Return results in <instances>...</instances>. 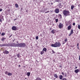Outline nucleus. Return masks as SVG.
Returning a JSON list of instances; mask_svg holds the SVG:
<instances>
[{
	"mask_svg": "<svg viewBox=\"0 0 80 80\" xmlns=\"http://www.w3.org/2000/svg\"><path fill=\"white\" fill-rule=\"evenodd\" d=\"M59 17L60 18H62V15L61 14H59L58 15Z\"/></svg>",
	"mask_w": 80,
	"mask_h": 80,
	"instance_id": "nucleus-27",
	"label": "nucleus"
},
{
	"mask_svg": "<svg viewBox=\"0 0 80 80\" xmlns=\"http://www.w3.org/2000/svg\"><path fill=\"white\" fill-rule=\"evenodd\" d=\"M62 75H64V73L63 72H62Z\"/></svg>",
	"mask_w": 80,
	"mask_h": 80,
	"instance_id": "nucleus-40",
	"label": "nucleus"
},
{
	"mask_svg": "<svg viewBox=\"0 0 80 80\" xmlns=\"http://www.w3.org/2000/svg\"><path fill=\"white\" fill-rule=\"evenodd\" d=\"M15 20H16V19H14V21H15Z\"/></svg>",
	"mask_w": 80,
	"mask_h": 80,
	"instance_id": "nucleus-54",
	"label": "nucleus"
},
{
	"mask_svg": "<svg viewBox=\"0 0 80 80\" xmlns=\"http://www.w3.org/2000/svg\"><path fill=\"white\" fill-rule=\"evenodd\" d=\"M58 19H56V23H57V22H58Z\"/></svg>",
	"mask_w": 80,
	"mask_h": 80,
	"instance_id": "nucleus-31",
	"label": "nucleus"
},
{
	"mask_svg": "<svg viewBox=\"0 0 80 80\" xmlns=\"http://www.w3.org/2000/svg\"><path fill=\"white\" fill-rule=\"evenodd\" d=\"M78 28L79 29H80V25H78Z\"/></svg>",
	"mask_w": 80,
	"mask_h": 80,
	"instance_id": "nucleus-33",
	"label": "nucleus"
},
{
	"mask_svg": "<svg viewBox=\"0 0 80 80\" xmlns=\"http://www.w3.org/2000/svg\"><path fill=\"white\" fill-rule=\"evenodd\" d=\"M0 22H2V19H0Z\"/></svg>",
	"mask_w": 80,
	"mask_h": 80,
	"instance_id": "nucleus-43",
	"label": "nucleus"
},
{
	"mask_svg": "<svg viewBox=\"0 0 80 80\" xmlns=\"http://www.w3.org/2000/svg\"><path fill=\"white\" fill-rule=\"evenodd\" d=\"M62 44H65V42L62 41Z\"/></svg>",
	"mask_w": 80,
	"mask_h": 80,
	"instance_id": "nucleus-41",
	"label": "nucleus"
},
{
	"mask_svg": "<svg viewBox=\"0 0 80 80\" xmlns=\"http://www.w3.org/2000/svg\"><path fill=\"white\" fill-rule=\"evenodd\" d=\"M18 67H20V65H18Z\"/></svg>",
	"mask_w": 80,
	"mask_h": 80,
	"instance_id": "nucleus-49",
	"label": "nucleus"
},
{
	"mask_svg": "<svg viewBox=\"0 0 80 80\" xmlns=\"http://www.w3.org/2000/svg\"><path fill=\"white\" fill-rule=\"evenodd\" d=\"M62 12L63 15L65 17H67V16H69L70 15V12L68 10L66 11L64 10L62 11Z\"/></svg>",
	"mask_w": 80,
	"mask_h": 80,
	"instance_id": "nucleus-2",
	"label": "nucleus"
},
{
	"mask_svg": "<svg viewBox=\"0 0 80 80\" xmlns=\"http://www.w3.org/2000/svg\"><path fill=\"white\" fill-rule=\"evenodd\" d=\"M43 51H44L45 52H46L47 51V48H43Z\"/></svg>",
	"mask_w": 80,
	"mask_h": 80,
	"instance_id": "nucleus-24",
	"label": "nucleus"
},
{
	"mask_svg": "<svg viewBox=\"0 0 80 80\" xmlns=\"http://www.w3.org/2000/svg\"><path fill=\"white\" fill-rule=\"evenodd\" d=\"M55 1L56 2H59L60 1L59 0H56Z\"/></svg>",
	"mask_w": 80,
	"mask_h": 80,
	"instance_id": "nucleus-34",
	"label": "nucleus"
},
{
	"mask_svg": "<svg viewBox=\"0 0 80 80\" xmlns=\"http://www.w3.org/2000/svg\"><path fill=\"white\" fill-rule=\"evenodd\" d=\"M2 9H0V12H2Z\"/></svg>",
	"mask_w": 80,
	"mask_h": 80,
	"instance_id": "nucleus-46",
	"label": "nucleus"
},
{
	"mask_svg": "<svg viewBox=\"0 0 80 80\" xmlns=\"http://www.w3.org/2000/svg\"><path fill=\"white\" fill-rule=\"evenodd\" d=\"M52 52L53 53H55V52H54L53 50H52Z\"/></svg>",
	"mask_w": 80,
	"mask_h": 80,
	"instance_id": "nucleus-39",
	"label": "nucleus"
},
{
	"mask_svg": "<svg viewBox=\"0 0 80 80\" xmlns=\"http://www.w3.org/2000/svg\"><path fill=\"white\" fill-rule=\"evenodd\" d=\"M8 47H18V45L17 44H15L14 43H11L10 44L9 43H8Z\"/></svg>",
	"mask_w": 80,
	"mask_h": 80,
	"instance_id": "nucleus-4",
	"label": "nucleus"
},
{
	"mask_svg": "<svg viewBox=\"0 0 80 80\" xmlns=\"http://www.w3.org/2000/svg\"><path fill=\"white\" fill-rule=\"evenodd\" d=\"M55 11L56 13H58L60 12V9L58 8H56L55 10Z\"/></svg>",
	"mask_w": 80,
	"mask_h": 80,
	"instance_id": "nucleus-6",
	"label": "nucleus"
},
{
	"mask_svg": "<svg viewBox=\"0 0 80 80\" xmlns=\"http://www.w3.org/2000/svg\"><path fill=\"white\" fill-rule=\"evenodd\" d=\"M13 42H14V40H13Z\"/></svg>",
	"mask_w": 80,
	"mask_h": 80,
	"instance_id": "nucleus-57",
	"label": "nucleus"
},
{
	"mask_svg": "<svg viewBox=\"0 0 80 80\" xmlns=\"http://www.w3.org/2000/svg\"><path fill=\"white\" fill-rule=\"evenodd\" d=\"M79 67H80V64L79 65Z\"/></svg>",
	"mask_w": 80,
	"mask_h": 80,
	"instance_id": "nucleus-55",
	"label": "nucleus"
},
{
	"mask_svg": "<svg viewBox=\"0 0 80 80\" xmlns=\"http://www.w3.org/2000/svg\"><path fill=\"white\" fill-rule=\"evenodd\" d=\"M72 28V26L69 25L68 27V30H70Z\"/></svg>",
	"mask_w": 80,
	"mask_h": 80,
	"instance_id": "nucleus-13",
	"label": "nucleus"
},
{
	"mask_svg": "<svg viewBox=\"0 0 80 80\" xmlns=\"http://www.w3.org/2000/svg\"><path fill=\"white\" fill-rule=\"evenodd\" d=\"M59 78L60 80H62L63 78V76L62 75H60L59 76Z\"/></svg>",
	"mask_w": 80,
	"mask_h": 80,
	"instance_id": "nucleus-18",
	"label": "nucleus"
},
{
	"mask_svg": "<svg viewBox=\"0 0 80 80\" xmlns=\"http://www.w3.org/2000/svg\"><path fill=\"white\" fill-rule=\"evenodd\" d=\"M36 40H38V36H36Z\"/></svg>",
	"mask_w": 80,
	"mask_h": 80,
	"instance_id": "nucleus-32",
	"label": "nucleus"
},
{
	"mask_svg": "<svg viewBox=\"0 0 80 80\" xmlns=\"http://www.w3.org/2000/svg\"><path fill=\"white\" fill-rule=\"evenodd\" d=\"M5 40H6V38L4 37L3 38L1 39V41H2V42H3V41H4Z\"/></svg>",
	"mask_w": 80,
	"mask_h": 80,
	"instance_id": "nucleus-17",
	"label": "nucleus"
},
{
	"mask_svg": "<svg viewBox=\"0 0 80 80\" xmlns=\"http://www.w3.org/2000/svg\"><path fill=\"white\" fill-rule=\"evenodd\" d=\"M55 60L54 59V60H53V61L54 62H55Z\"/></svg>",
	"mask_w": 80,
	"mask_h": 80,
	"instance_id": "nucleus-51",
	"label": "nucleus"
},
{
	"mask_svg": "<svg viewBox=\"0 0 80 80\" xmlns=\"http://www.w3.org/2000/svg\"><path fill=\"white\" fill-rule=\"evenodd\" d=\"M62 80H67L66 78H63Z\"/></svg>",
	"mask_w": 80,
	"mask_h": 80,
	"instance_id": "nucleus-36",
	"label": "nucleus"
},
{
	"mask_svg": "<svg viewBox=\"0 0 80 80\" xmlns=\"http://www.w3.org/2000/svg\"><path fill=\"white\" fill-rule=\"evenodd\" d=\"M5 74H6V75H8V72L7 71H6L5 72Z\"/></svg>",
	"mask_w": 80,
	"mask_h": 80,
	"instance_id": "nucleus-28",
	"label": "nucleus"
},
{
	"mask_svg": "<svg viewBox=\"0 0 80 80\" xmlns=\"http://www.w3.org/2000/svg\"><path fill=\"white\" fill-rule=\"evenodd\" d=\"M61 46V43L60 42H56L54 44H52V47H60Z\"/></svg>",
	"mask_w": 80,
	"mask_h": 80,
	"instance_id": "nucleus-1",
	"label": "nucleus"
},
{
	"mask_svg": "<svg viewBox=\"0 0 80 80\" xmlns=\"http://www.w3.org/2000/svg\"><path fill=\"white\" fill-rule=\"evenodd\" d=\"M58 7L59 8H62V3H59V4L58 5Z\"/></svg>",
	"mask_w": 80,
	"mask_h": 80,
	"instance_id": "nucleus-9",
	"label": "nucleus"
},
{
	"mask_svg": "<svg viewBox=\"0 0 80 80\" xmlns=\"http://www.w3.org/2000/svg\"><path fill=\"white\" fill-rule=\"evenodd\" d=\"M8 12H10V9H8Z\"/></svg>",
	"mask_w": 80,
	"mask_h": 80,
	"instance_id": "nucleus-44",
	"label": "nucleus"
},
{
	"mask_svg": "<svg viewBox=\"0 0 80 80\" xmlns=\"http://www.w3.org/2000/svg\"><path fill=\"white\" fill-rule=\"evenodd\" d=\"M8 47V44H2V47Z\"/></svg>",
	"mask_w": 80,
	"mask_h": 80,
	"instance_id": "nucleus-12",
	"label": "nucleus"
},
{
	"mask_svg": "<svg viewBox=\"0 0 80 80\" xmlns=\"http://www.w3.org/2000/svg\"><path fill=\"white\" fill-rule=\"evenodd\" d=\"M15 7L16 8H18V4H15Z\"/></svg>",
	"mask_w": 80,
	"mask_h": 80,
	"instance_id": "nucleus-23",
	"label": "nucleus"
},
{
	"mask_svg": "<svg viewBox=\"0 0 80 80\" xmlns=\"http://www.w3.org/2000/svg\"><path fill=\"white\" fill-rule=\"evenodd\" d=\"M79 72V70L78 69H76L74 70V72L77 73Z\"/></svg>",
	"mask_w": 80,
	"mask_h": 80,
	"instance_id": "nucleus-14",
	"label": "nucleus"
},
{
	"mask_svg": "<svg viewBox=\"0 0 80 80\" xmlns=\"http://www.w3.org/2000/svg\"><path fill=\"white\" fill-rule=\"evenodd\" d=\"M12 35H10L9 37V38H10V37H12Z\"/></svg>",
	"mask_w": 80,
	"mask_h": 80,
	"instance_id": "nucleus-42",
	"label": "nucleus"
},
{
	"mask_svg": "<svg viewBox=\"0 0 80 80\" xmlns=\"http://www.w3.org/2000/svg\"><path fill=\"white\" fill-rule=\"evenodd\" d=\"M8 76H12V74L10 72H9L8 73Z\"/></svg>",
	"mask_w": 80,
	"mask_h": 80,
	"instance_id": "nucleus-22",
	"label": "nucleus"
},
{
	"mask_svg": "<svg viewBox=\"0 0 80 80\" xmlns=\"http://www.w3.org/2000/svg\"><path fill=\"white\" fill-rule=\"evenodd\" d=\"M0 47H2V44H0Z\"/></svg>",
	"mask_w": 80,
	"mask_h": 80,
	"instance_id": "nucleus-48",
	"label": "nucleus"
},
{
	"mask_svg": "<svg viewBox=\"0 0 80 80\" xmlns=\"http://www.w3.org/2000/svg\"><path fill=\"white\" fill-rule=\"evenodd\" d=\"M18 47H21V48H24L26 46V44L25 43L22 42L21 43H18L17 44Z\"/></svg>",
	"mask_w": 80,
	"mask_h": 80,
	"instance_id": "nucleus-3",
	"label": "nucleus"
},
{
	"mask_svg": "<svg viewBox=\"0 0 80 80\" xmlns=\"http://www.w3.org/2000/svg\"><path fill=\"white\" fill-rule=\"evenodd\" d=\"M78 44H78H78H77V46H78V49H79V48L78 47Z\"/></svg>",
	"mask_w": 80,
	"mask_h": 80,
	"instance_id": "nucleus-37",
	"label": "nucleus"
},
{
	"mask_svg": "<svg viewBox=\"0 0 80 80\" xmlns=\"http://www.w3.org/2000/svg\"><path fill=\"white\" fill-rule=\"evenodd\" d=\"M27 75L28 77H29L30 76V72H27Z\"/></svg>",
	"mask_w": 80,
	"mask_h": 80,
	"instance_id": "nucleus-19",
	"label": "nucleus"
},
{
	"mask_svg": "<svg viewBox=\"0 0 80 80\" xmlns=\"http://www.w3.org/2000/svg\"><path fill=\"white\" fill-rule=\"evenodd\" d=\"M40 53L41 54V55H43V53H44V51H43V50Z\"/></svg>",
	"mask_w": 80,
	"mask_h": 80,
	"instance_id": "nucleus-25",
	"label": "nucleus"
},
{
	"mask_svg": "<svg viewBox=\"0 0 80 80\" xmlns=\"http://www.w3.org/2000/svg\"><path fill=\"white\" fill-rule=\"evenodd\" d=\"M17 56L18 58H20V53L17 54Z\"/></svg>",
	"mask_w": 80,
	"mask_h": 80,
	"instance_id": "nucleus-26",
	"label": "nucleus"
},
{
	"mask_svg": "<svg viewBox=\"0 0 80 80\" xmlns=\"http://www.w3.org/2000/svg\"><path fill=\"white\" fill-rule=\"evenodd\" d=\"M73 33H74L73 30V29H71L70 33L69 35V37H70V36H71V35H72V34H73Z\"/></svg>",
	"mask_w": 80,
	"mask_h": 80,
	"instance_id": "nucleus-8",
	"label": "nucleus"
},
{
	"mask_svg": "<svg viewBox=\"0 0 80 80\" xmlns=\"http://www.w3.org/2000/svg\"><path fill=\"white\" fill-rule=\"evenodd\" d=\"M59 67H60V68H62V66H59Z\"/></svg>",
	"mask_w": 80,
	"mask_h": 80,
	"instance_id": "nucleus-47",
	"label": "nucleus"
},
{
	"mask_svg": "<svg viewBox=\"0 0 80 80\" xmlns=\"http://www.w3.org/2000/svg\"><path fill=\"white\" fill-rule=\"evenodd\" d=\"M79 60H80V56H79Z\"/></svg>",
	"mask_w": 80,
	"mask_h": 80,
	"instance_id": "nucleus-45",
	"label": "nucleus"
},
{
	"mask_svg": "<svg viewBox=\"0 0 80 80\" xmlns=\"http://www.w3.org/2000/svg\"><path fill=\"white\" fill-rule=\"evenodd\" d=\"M72 25L73 26L75 25V22L73 23V24H72Z\"/></svg>",
	"mask_w": 80,
	"mask_h": 80,
	"instance_id": "nucleus-38",
	"label": "nucleus"
},
{
	"mask_svg": "<svg viewBox=\"0 0 80 80\" xmlns=\"http://www.w3.org/2000/svg\"><path fill=\"white\" fill-rule=\"evenodd\" d=\"M1 35H2V36H4V35H5V32H3L1 34Z\"/></svg>",
	"mask_w": 80,
	"mask_h": 80,
	"instance_id": "nucleus-29",
	"label": "nucleus"
},
{
	"mask_svg": "<svg viewBox=\"0 0 80 80\" xmlns=\"http://www.w3.org/2000/svg\"><path fill=\"white\" fill-rule=\"evenodd\" d=\"M35 80H42V79L39 77L37 78Z\"/></svg>",
	"mask_w": 80,
	"mask_h": 80,
	"instance_id": "nucleus-20",
	"label": "nucleus"
},
{
	"mask_svg": "<svg viewBox=\"0 0 80 80\" xmlns=\"http://www.w3.org/2000/svg\"><path fill=\"white\" fill-rule=\"evenodd\" d=\"M55 32H56V30H55V29H53L51 31V32L53 34H54V33H55Z\"/></svg>",
	"mask_w": 80,
	"mask_h": 80,
	"instance_id": "nucleus-11",
	"label": "nucleus"
},
{
	"mask_svg": "<svg viewBox=\"0 0 80 80\" xmlns=\"http://www.w3.org/2000/svg\"><path fill=\"white\" fill-rule=\"evenodd\" d=\"M49 12H50V11H48L45 12V13H49Z\"/></svg>",
	"mask_w": 80,
	"mask_h": 80,
	"instance_id": "nucleus-35",
	"label": "nucleus"
},
{
	"mask_svg": "<svg viewBox=\"0 0 80 80\" xmlns=\"http://www.w3.org/2000/svg\"><path fill=\"white\" fill-rule=\"evenodd\" d=\"M12 30L16 31L17 30V27L15 26H13L12 28Z\"/></svg>",
	"mask_w": 80,
	"mask_h": 80,
	"instance_id": "nucleus-7",
	"label": "nucleus"
},
{
	"mask_svg": "<svg viewBox=\"0 0 80 80\" xmlns=\"http://www.w3.org/2000/svg\"><path fill=\"white\" fill-rule=\"evenodd\" d=\"M51 5H53V2H51Z\"/></svg>",
	"mask_w": 80,
	"mask_h": 80,
	"instance_id": "nucleus-50",
	"label": "nucleus"
},
{
	"mask_svg": "<svg viewBox=\"0 0 80 80\" xmlns=\"http://www.w3.org/2000/svg\"><path fill=\"white\" fill-rule=\"evenodd\" d=\"M46 11V9H42L41 10V12H42L43 13H44L45 11Z\"/></svg>",
	"mask_w": 80,
	"mask_h": 80,
	"instance_id": "nucleus-15",
	"label": "nucleus"
},
{
	"mask_svg": "<svg viewBox=\"0 0 80 80\" xmlns=\"http://www.w3.org/2000/svg\"><path fill=\"white\" fill-rule=\"evenodd\" d=\"M3 53L4 54H8V53H9V52L7 50H5V51L3 52Z\"/></svg>",
	"mask_w": 80,
	"mask_h": 80,
	"instance_id": "nucleus-10",
	"label": "nucleus"
},
{
	"mask_svg": "<svg viewBox=\"0 0 80 80\" xmlns=\"http://www.w3.org/2000/svg\"><path fill=\"white\" fill-rule=\"evenodd\" d=\"M68 40V39H67V38H65V39H64V41L65 42H67V41Z\"/></svg>",
	"mask_w": 80,
	"mask_h": 80,
	"instance_id": "nucleus-30",
	"label": "nucleus"
},
{
	"mask_svg": "<svg viewBox=\"0 0 80 80\" xmlns=\"http://www.w3.org/2000/svg\"><path fill=\"white\" fill-rule=\"evenodd\" d=\"M16 42L17 43H18V41H17Z\"/></svg>",
	"mask_w": 80,
	"mask_h": 80,
	"instance_id": "nucleus-53",
	"label": "nucleus"
},
{
	"mask_svg": "<svg viewBox=\"0 0 80 80\" xmlns=\"http://www.w3.org/2000/svg\"><path fill=\"white\" fill-rule=\"evenodd\" d=\"M58 27L59 28L62 29L63 27V24L61 23H60L59 24Z\"/></svg>",
	"mask_w": 80,
	"mask_h": 80,
	"instance_id": "nucleus-5",
	"label": "nucleus"
},
{
	"mask_svg": "<svg viewBox=\"0 0 80 80\" xmlns=\"http://www.w3.org/2000/svg\"><path fill=\"white\" fill-rule=\"evenodd\" d=\"M26 12H27V11H26Z\"/></svg>",
	"mask_w": 80,
	"mask_h": 80,
	"instance_id": "nucleus-56",
	"label": "nucleus"
},
{
	"mask_svg": "<svg viewBox=\"0 0 80 80\" xmlns=\"http://www.w3.org/2000/svg\"><path fill=\"white\" fill-rule=\"evenodd\" d=\"M54 77H55V78H58V77L57 76V74H54Z\"/></svg>",
	"mask_w": 80,
	"mask_h": 80,
	"instance_id": "nucleus-16",
	"label": "nucleus"
},
{
	"mask_svg": "<svg viewBox=\"0 0 80 80\" xmlns=\"http://www.w3.org/2000/svg\"><path fill=\"white\" fill-rule=\"evenodd\" d=\"M74 7H75V6H74V5H72L71 6V10H73V8Z\"/></svg>",
	"mask_w": 80,
	"mask_h": 80,
	"instance_id": "nucleus-21",
	"label": "nucleus"
},
{
	"mask_svg": "<svg viewBox=\"0 0 80 80\" xmlns=\"http://www.w3.org/2000/svg\"><path fill=\"white\" fill-rule=\"evenodd\" d=\"M75 68L76 69H77V67H75Z\"/></svg>",
	"mask_w": 80,
	"mask_h": 80,
	"instance_id": "nucleus-52",
	"label": "nucleus"
}]
</instances>
